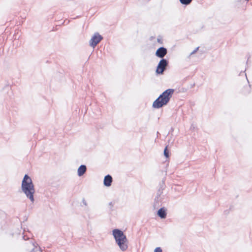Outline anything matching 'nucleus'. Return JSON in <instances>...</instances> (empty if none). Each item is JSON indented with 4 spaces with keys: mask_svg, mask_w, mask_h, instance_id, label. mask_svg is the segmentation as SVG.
<instances>
[{
    "mask_svg": "<svg viewBox=\"0 0 252 252\" xmlns=\"http://www.w3.org/2000/svg\"><path fill=\"white\" fill-rule=\"evenodd\" d=\"M21 189L25 194L27 197L29 198L32 202L33 203L34 201V187L31 178L28 174H25L21 184Z\"/></svg>",
    "mask_w": 252,
    "mask_h": 252,
    "instance_id": "f257e3e1",
    "label": "nucleus"
},
{
    "mask_svg": "<svg viewBox=\"0 0 252 252\" xmlns=\"http://www.w3.org/2000/svg\"><path fill=\"white\" fill-rule=\"evenodd\" d=\"M174 92V90L173 89L166 90L154 101L153 107L159 109L166 105L169 102Z\"/></svg>",
    "mask_w": 252,
    "mask_h": 252,
    "instance_id": "f03ea898",
    "label": "nucleus"
},
{
    "mask_svg": "<svg viewBox=\"0 0 252 252\" xmlns=\"http://www.w3.org/2000/svg\"><path fill=\"white\" fill-rule=\"evenodd\" d=\"M112 234L120 249L123 252L126 251L128 248V244L126 235L119 229L113 230Z\"/></svg>",
    "mask_w": 252,
    "mask_h": 252,
    "instance_id": "7ed1b4c3",
    "label": "nucleus"
},
{
    "mask_svg": "<svg viewBox=\"0 0 252 252\" xmlns=\"http://www.w3.org/2000/svg\"><path fill=\"white\" fill-rule=\"evenodd\" d=\"M169 61L166 59H161L158 64L156 68V73L158 75H161L166 70L168 66Z\"/></svg>",
    "mask_w": 252,
    "mask_h": 252,
    "instance_id": "20e7f679",
    "label": "nucleus"
},
{
    "mask_svg": "<svg viewBox=\"0 0 252 252\" xmlns=\"http://www.w3.org/2000/svg\"><path fill=\"white\" fill-rule=\"evenodd\" d=\"M103 37L98 32H95L92 37L89 41L90 46L94 48L102 40Z\"/></svg>",
    "mask_w": 252,
    "mask_h": 252,
    "instance_id": "39448f33",
    "label": "nucleus"
},
{
    "mask_svg": "<svg viewBox=\"0 0 252 252\" xmlns=\"http://www.w3.org/2000/svg\"><path fill=\"white\" fill-rule=\"evenodd\" d=\"M165 178H163L161 181L159 183V188L157 191V196H156L155 198V202L157 203H158L159 202V197L161 196V195L163 193V190L165 188Z\"/></svg>",
    "mask_w": 252,
    "mask_h": 252,
    "instance_id": "423d86ee",
    "label": "nucleus"
},
{
    "mask_svg": "<svg viewBox=\"0 0 252 252\" xmlns=\"http://www.w3.org/2000/svg\"><path fill=\"white\" fill-rule=\"evenodd\" d=\"M167 54V50L164 47L158 48L155 53V55L161 59H164V57Z\"/></svg>",
    "mask_w": 252,
    "mask_h": 252,
    "instance_id": "0eeeda50",
    "label": "nucleus"
},
{
    "mask_svg": "<svg viewBox=\"0 0 252 252\" xmlns=\"http://www.w3.org/2000/svg\"><path fill=\"white\" fill-rule=\"evenodd\" d=\"M113 179L112 176L108 174L104 177L103 180V184L106 187H110L112 185Z\"/></svg>",
    "mask_w": 252,
    "mask_h": 252,
    "instance_id": "6e6552de",
    "label": "nucleus"
},
{
    "mask_svg": "<svg viewBox=\"0 0 252 252\" xmlns=\"http://www.w3.org/2000/svg\"><path fill=\"white\" fill-rule=\"evenodd\" d=\"M157 215L161 219H165L167 216L166 209L164 207L160 208L158 211Z\"/></svg>",
    "mask_w": 252,
    "mask_h": 252,
    "instance_id": "1a4fd4ad",
    "label": "nucleus"
},
{
    "mask_svg": "<svg viewBox=\"0 0 252 252\" xmlns=\"http://www.w3.org/2000/svg\"><path fill=\"white\" fill-rule=\"evenodd\" d=\"M87 171V167L85 165H81L77 170L78 176L81 177L83 176Z\"/></svg>",
    "mask_w": 252,
    "mask_h": 252,
    "instance_id": "9d476101",
    "label": "nucleus"
},
{
    "mask_svg": "<svg viewBox=\"0 0 252 252\" xmlns=\"http://www.w3.org/2000/svg\"><path fill=\"white\" fill-rule=\"evenodd\" d=\"M163 154H164V156H165V158H168L169 157V150L168 149V146H166L164 149V151H163Z\"/></svg>",
    "mask_w": 252,
    "mask_h": 252,
    "instance_id": "9b49d317",
    "label": "nucleus"
},
{
    "mask_svg": "<svg viewBox=\"0 0 252 252\" xmlns=\"http://www.w3.org/2000/svg\"><path fill=\"white\" fill-rule=\"evenodd\" d=\"M181 3L183 5H187L189 4L192 0H179Z\"/></svg>",
    "mask_w": 252,
    "mask_h": 252,
    "instance_id": "f8f14e48",
    "label": "nucleus"
},
{
    "mask_svg": "<svg viewBox=\"0 0 252 252\" xmlns=\"http://www.w3.org/2000/svg\"><path fill=\"white\" fill-rule=\"evenodd\" d=\"M154 252H162V250L160 247H157L155 249Z\"/></svg>",
    "mask_w": 252,
    "mask_h": 252,
    "instance_id": "ddd939ff",
    "label": "nucleus"
},
{
    "mask_svg": "<svg viewBox=\"0 0 252 252\" xmlns=\"http://www.w3.org/2000/svg\"><path fill=\"white\" fill-rule=\"evenodd\" d=\"M199 47H197L195 50H194L192 52H191L190 55H192L196 53V52L198 50Z\"/></svg>",
    "mask_w": 252,
    "mask_h": 252,
    "instance_id": "4468645a",
    "label": "nucleus"
},
{
    "mask_svg": "<svg viewBox=\"0 0 252 252\" xmlns=\"http://www.w3.org/2000/svg\"><path fill=\"white\" fill-rule=\"evenodd\" d=\"M157 41L158 43H159L160 44H162V43H163L162 40L161 38H158Z\"/></svg>",
    "mask_w": 252,
    "mask_h": 252,
    "instance_id": "2eb2a0df",
    "label": "nucleus"
},
{
    "mask_svg": "<svg viewBox=\"0 0 252 252\" xmlns=\"http://www.w3.org/2000/svg\"><path fill=\"white\" fill-rule=\"evenodd\" d=\"M109 205L111 206V210H113L112 208L114 206V203H113L112 202H110L109 203Z\"/></svg>",
    "mask_w": 252,
    "mask_h": 252,
    "instance_id": "dca6fc26",
    "label": "nucleus"
},
{
    "mask_svg": "<svg viewBox=\"0 0 252 252\" xmlns=\"http://www.w3.org/2000/svg\"><path fill=\"white\" fill-rule=\"evenodd\" d=\"M82 203L85 205L87 206V203L86 201L85 200V198H83L82 199Z\"/></svg>",
    "mask_w": 252,
    "mask_h": 252,
    "instance_id": "f3484780",
    "label": "nucleus"
},
{
    "mask_svg": "<svg viewBox=\"0 0 252 252\" xmlns=\"http://www.w3.org/2000/svg\"><path fill=\"white\" fill-rule=\"evenodd\" d=\"M35 244H36V245H38L36 243H33L32 242V245L34 247H36V246H35Z\"/></svg>",
    "mask_w": 252,
    "mask_h": 252,
    "instance_id": "a211bd4d",
    "label": "nucleus"
},
{
    "mask_svg": "<svg viewBox=\"0 0 252 252\" xmlns=\"http://www.w3.org/2000/svg\"><path fill=\"white\" fill-rule=\"evenodd\" d=\"M250 57H250V55H249V56H248V60H247V63H248V62L249 60V59L250 58Z\"/></svg>",
    "mask_w": 252,
    "mask_h": 252,
    "instance_id": "6ab92c4d",
    "label": "nucleus"
},
{
    "mask_svg": "<svg viewBox=\"0 0 252 252\" xmlns=\"http://www.w3.org/2000/svg\"><path fill=\"white\" fill-rule=\"evenodd\" d=\"M35 249L34 248H33L30 252H35Z\"/></svg>",
    "mask_w": 252,
    "mask_h": 252,
    "instance_id": "aec40b11",
    "label": "nucleus"
},
{
    "mask_svg": "<svg viewBox=\"0 0 252 252\" xmlns=\"http://www.w3.org/2000/svg\"><path fill=\"white\" fill-rule=\"evenodd\" d=\"M23 239H24V240H26V239H28V238L26 239V238H25V236H23Z\"/></svg>",
    "mask_w": 252,
    "mask_h": 252,
    "instance_id": "412c9836",
    "label": "nucleus"
}]
</instances>
